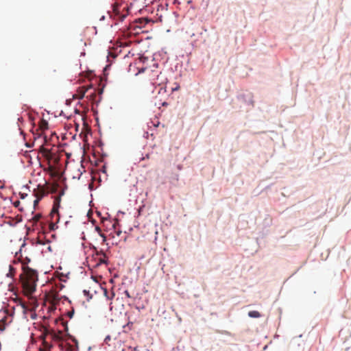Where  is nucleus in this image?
<instances>
[{
	"label": "nucleus",
	"mask_w": 351,
	"mask_h": 351,
	"mask_svg": "<svg viewBox=\"0 0 351 351\" xmlns=\"http://www.w3.org/2000/svg\"><path fill=\"white\" fill-rule=\"evenodd\" d=\"M23 273L20 275V279L25 293L27 295H32L36 291L38 274L27 265V263L22 262Z\"/></svg>",
	"instance_id": "nucleus-1"
},
{
	"label": "nucleus",
	"mask_w": 351,
	"mask_h": 351,
	"mask_svg": "<svg viewBox=\"0 0 351 351\" xmlns=\"http://www.w3.org/2000/svg\"><path fill=\"white\" fill-rule=\"evenodd\" d=\"M43 339V348H40V351H49V349L52 347V345L47 341V339H51L53 341H59L61 339V332H56L53 330L45 328L43 335H41Z\"/></svg>",
	"instance_id": "nucleus-2"
},
{
	"label": "nucleus",
	"mask_w": 351,
	"mask_h": 351,
	"mask_svg": "<svg viewBox=\"0 0 351 351\" xmlns=\"http://www.w3.org/2000/svg\"><path fill=\"white\" fill-rule=\"evenodd\" d=\"M111 16L114 21H123L126 14L120 13V5L116 3L113 5V15Z\"/></svg>",
	"instance_id": "nucleus-3"
},
{
	"label": "nucleus",
	"mask_w": 351,
	"mask_h": 351,
	"mask_svg": "<svg viewBox=\"0 0 351 351\" xmlns=\"http://www.w3.org/2000/svg\"><path fill=\"white\" fill-rule=\"evenodd\" d=\"M91 89H93V86L91 85L88 86H82L77 89V93L73 95V98L82 99L85 96L86 93Z\"/></svg>",
	"instance_id": "nucleus-4"
},
{
	"label": "nucleus",
	"mask_w": 351,
	"mask_h": 351,
	"mask_svg": "<svg viewBox=\"0 0 351 351\" xmlns=\"http://www.w3.org/2000/svg\"><path fill=\"white\" fill-rule=\"evenodd\" d=\"M60 197H56L54 202H53V208L51 211V218L53 219L55 215L57 217L56 222L59 221V214H58V208L60 207Z\"/></svg>",
	"instance_id": "nucleus-5"
},
{
	"label": "nucleus",
	"mask_w": 351,
	"mask_h": 351,
	"mask_svg": "<svg viewBox=\"0 0 351 351\" xmlns=\"http://www.w3.org/2000/svg\"><path fill=\"white\" fill-rule=\"evenodd\" d=\"M45 194V192L43 191H38L36 193V199L34 201V206H36L39 201L42 199V197H43Z\"/></svg>",
	"instance_id": "nucleus-6"
},
{
	"label": "nucleus",
	"mask_w": 351,
	"mask_h": 351,
	"mask_svg": "<svg viewBox=\"0 0 351 351\" xmlns=\"http://www.w3.org/2000/svg\"><path fill=\"white\" fill-rule=\"evenodd\" d=\"M97 254L102 255L103 257H101L99 260V263L103 264H107V258L105 253H104L102 251L100 252H98Z\"/></svg>",
	"instance_id": "nucleus-7"
},
{
	"label": "nucleus",
	"mask_w": 351,
	"mask_h": 351,
	"mask_svg": "<svg viewBox=\"0 0 351 351\" xmlns=\"http://www.w3.org/2000/svg\"><path fill=\"white\" fill-rule=\"evenodd\" d=\"M248 315L252 318H258L261 316V313L257 311H251L248 313Z\"/></svg>",
	"instance_id": "nucleus-8"
},
{
	"label": "nucleus",
	"mask_w": 351,
	"mask_h": 351,
	"mask_svg": "<svg viewBox=\"0 0 351 351\" xmlns=\"http://www.w3.org/2000/svg\"><path fill=\"white\" fill-rule=\"evenodd\" d=\"M40 128L45 130L48 128V123L45 120H42L40 123Z\"/></svg>",
	"instance_id": "nucleus-9"
},
{
	"label": "nucleus",
	"mask_w": 351,
	"mask_h": 351,
	"mask_svg": "<svg viewBox=\"0 0 351 351\" xmlns=\"http://www.w3.org/2000/svg\"><path fill=\"white\" fill-rule=\"evenodd\" d=\"M93 91L90 93V94L86 95V97L88 98L90 100H93L95 97H96V90L93 88L92 89Z\"/></svg>",
	"instance_id": "nucleus-10"
},
{
	"label": "nucleus",
	"mask_w": 351,
	"mask_h": 351,
	"mask_svg": "<svg viewBox=\"0 0 351 351\" xmlns=\"http://www.w3.org/2000/svg\"><path fill=\"white\" fill-rule=\"evenodd\" d=\"M9 268H10V272H9V274H7V276H13L15 270L12 265H10Z\"/></svg>",
	"instance_id": "nucleus-11"
},
{
	"label": "nucleus",
	"mask_w": 351,
	"mask_h": 351,
	"mask_svg": "<svg viewBox=\"0 0 351 351\" xmlns=\"http://www.w3.org/2000/svg\"><path fill=\"white\" fill-rule=\"evenodd\" d=\"M111 339V337L110 335H108L106 337L105 339H104V341L106 343H108V342L110 341Z\"/></svg>",
	"instance_id": "nucleus-12"
},
{
	"label": "nucleus",
	"mask_w": 351,
	"mask_h": 351,
	"mask_svg": "<svg viewBox=\"0 0 351 351\" xmlns=\"http://www.w3.org/2000/svg\"><path fill=\"white\" fill-rule=\"evenodd\" d=\"M99 235L103 238V242H105L106 241V237L104 234L100 232Z\"/></svg>",
	"instance_id": "nucleus-13"
},
{
	"label": "nucleus",
	"mask_w": 351,
	"mask_h": 351,
	"mask_svg": "<svg viewBox=\"0 0 351 351\" xmlns=\"http://www.w3.org/2000/svg\"><path fill=\"white\" fill-rule=\"evenodd\" d=\"M124 293H125V296H126L128 298H131V295H130V293H129V291H128V290H125V291H124Z\"/></svg>",
	"instance_id": "nucleus-14"
},
{
	"label": "nucleus",
	"mask_w": 351,
	"mask_h": 351,
	"mask_svg": "<svg viewBox=\"0 0 351 351\" xmlns=\"http://www.w3.org/2000/svg\"><path fill=\"white\" fill-rule=\"evenodd\" d=\"M40 217V215H36L35 217H34V219L36 221H38Z\"/></svg>",
	"instance_id": "nucleus-15"
},
{
	"label": "nucleus",
	"mask_w": 351,
	"mask_h": 351,
	"mask_svg": "<svg viewBox=\"0 0 351 351\" xmlns=\"http://www.w3.org/2000/svg\"><path fill=\"white\" fill-rule=\"evenodd\" d=\"M95 230H96L99 233L101 232V228H100L99 227H98V226H97V227L95 228Z\"/></svg>",
	"instance_id": "nucleus-16"
},
{
	"label": "nucleus",
	"mask_w": 351,
	"mask_h": 351,
	"mask_svg": "<svg viewBox=\"0 0 351 351\" xmlns=\"http://www.w3.org/2000/svg\"><path fill=\"white\" fill-rule=\"evenodd\" d=\"M164 90V91L165 92L166 91V87H160V90H159V93L161 92V90Z\"/></svg>",
	"instance_id": "nucleus-17"
},
{
	"label": "nucleus",
	"mask_w": 351,
	"mask_h": 351,
	"mask_svg": "<svg viewBox=\"0 0 351 351\" xmlns=\"http://www.w3.org/2000/svg\"><path fill=\"white\" fill-rule=\"evenodd\" d=\"M178 88H179L178 86H177V87H176V88H172V91H174V90H178Z\"/></svg>",
	"instance_id": "nucleus-18"
},
{
	"label": "nucleus",
	"mask_w": 351,
	"mask_h": 351,
	"mask_svg": "<svg viewBox=\"0 0 351 351\" xmlns=\"http://www.w3.org/2000/svg\"><path fill=\"white\" fill-rule=\"evenodd\" d=\"M19 204V201H18V202H16L14 203V206H17Z\"/></svg>",
	"instance_id": "nucleus-19"
},
{
	"label": "nucleus",
	"mask_w": 351,
	"mask_h": 351,
	"mask_svg": "<svg viewBox=\"0 0 351 351\" xmlns=\"http://www.w3.org/2000/svg\"><path fill=\"white\" fill-rule=\"evenodd\" d=\"M121 232H117V234L119 235Z\"/></svg>",
	"instance_id": "nucleus-20"
}]
</instances>
